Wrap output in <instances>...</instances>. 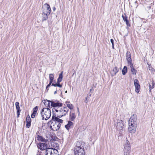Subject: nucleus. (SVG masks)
Masks as SVG:
<instances>
[{
	"label": "nucleus",
	"instance_id": "f257e3e1",
	"mask_svg": "<svg viewBox=\"0 0 155 155\" xmlns=\"http://www.w3.org/2000/svg\"><path fill=\"white\" fill-rule=\"evenodd\" d=\"M40 113L43 120L48 119L51 115V110L48 108H43L41 109Z\"/></svg>",
	"mask_w": 155,
	"mask_h": 155
},
{
	"label": "nucleus",
	"instance_id": "f03ea898",
	"mask_svg": "<svg viewBox=\"0 0 155 155\" xmlns=\"http://www.w3.org/2000/svg\"><path fill=\"white\" fill-rule=\"evenodd\" d=\"M56 112H58V117L61 118L63 116L66 115L68 111V109L66 107H58L56 109L54 108Z\"/></svg>",
	"mask_w": 155,
	"mask_h": 155
},
{
	"label": "nucleus",
	"instance_id": "7ed1b4c3",
	"mask_svg": "<svg viewBox=\"0 0 155 155\" xmlns=\"http://www.w3.org/2000/svg\"><path fill=\"white\" fill-rule=\"evenodd\" d=\"M74 155H84V148L80 146H76L74 150Z\"/></svg>",
	"mask_w": 155,
	"mask_h": 155
},
{
	"label": "nucleus",
	"instance_id": "20e7f679",
	"mask_svg": "<svg viewBox=\"0 0 155 155\" xmlns=\"http://www.w3.org/2000/svg\"><path fill=\"white\" fill-rule=\"evenodd\" d=\"M128 125H137V116L133 114L130 118L128 122Z\"/></svg>",
	"mask_w": 155,
	"mask_h": 155
},
{
	"label": "nucleus",
	"instance_id": "39448f33",
	"mask_svg": "<svg viewBox=\"0 0 155 155\" xmlns=\"http://www.w3.org/2000/svg\"><path fill=\"white\" fill-rule=\"evenodd\" d=\"M130 152V146L129 142L127 140L125 144L124 152V155H129Z\"/></svg>",
	"mask_w": 155,
	"mask_h": 155
},
{
	"label": "nucleus",
	"instance_id": "423d86ee",
	"mask_svg": "<svg viewBox=\"0 0 155 155\" xmlns=\"http://www.w3.org/2000/svg\"><path fill=\"white\" fill-rule=\"evenodd\" d=\"M58 150L53 148H48L45 151V155H58Z\"/></svg>",
	"mask_w": 155,
	"mask_h": 155
},
{
	"label": "nucleus",
	"instance_id": "0eeeda50",
	"mask_svg": "<svg viewBox=\"0 0 155 155\" xmlns=\"http://www.w3.org/2000/svg\"><path fill=\"white\" fill-rule=\"evenodd\" d=\"M115 124L117 129L120 130V131H121V130H122L124 124L122 120L118 119Z\"/></svg>",
	"mask_w": 155,
	"mask_h": 155
},
{
	"label": "nucleus",
	"instance_id": "6e6552de",
	"mask_svg": "<svg viewBox=\"0 0 155 155\" xmlns=\"http://www.w3.org/2000/svg\"><path fill=\"white\" fill-rule=\"evenodd\" d=\"M42 9L43 14H50L51 9L48 4L46 3L44 4L42 7Z\"/></svg>",
	"mask_w": 155,
	"mask_h": 155
},
{
	"label": "nucleus",
	"instance_id": "1a4fd4ad",
	"mask_svg": "<svg viewBox=\"0 0 155 155\" xmlns=\"http://www.w3.org/2000/svg\"><path fill=\"white\" fill-rule=\"evenodd\" d=\"M62 104L60 103L58 101L55 100L54 101H51V108L52 107H61L62 106Z\"/></svg>",
	"mask_w": 155,
	"mask_h": 155
},
{
	"label": "nucleus",
	"instance_id": "9d476101",
	"mask_svg": "<svg viewBox=\"0 0 155 155\" xmlns=\"http://www.w3.org/2000/svg\"><path fill=\"white\" fill-rule=\"evenodd\" d=\"M63 71H62L61 73L59 74V77L57 79V83L56 84L57 86L59 87H62V85L60 84V83L61 81L63 78Z\"/></svg>",
	"mask_w": 155,
	"mask_h": 155
},
{
	"label": "nucleus",
	"instance_id": "9b49d317",
	"mask_svg": "<svg viewBox=\"0 0 155 155\" xmlns=\"http://www.w3.org/2000/svg\"><path fill=\"white\" fill-rule=\"evenodd\" d=\"M128 125V130L129 132L133 134L134 133L136 130L137 125Z\"/></svg>",
	"mask_w": 155,
	"mask_h": 155
},
{
	"label": "nucleus",
	"instance_id": "f8f14e48",
	"mask_svg": "<svg viewBox=\"0 0 155 155\" xmlns=\"http://www.w3.org/2000/svg\"><path fill=\"white\" fill-rule=\"evenodd\" d=\"M134 85L135 87V91L138 93L140 91V85L139 84V81L137 79L134 80Z\"/></svg>",
	"mask_w": 155,
	"mask_h": 155
},
{
	"label": "nucleus",
	"instance_id": "ddd939ff",
	"mask_svg": "<svg viewBox=\"0 0 155 155\" xmlns=\"http://www.w3.org/2000/svg\"><path fill=\"white\" fill-rule=\"evenodd\" d=\"M126 57L127 61L128 62V63L129 64H130V63H132V60L131 58V53L130 51H127V52Z\"/></svg>",
	"mask_w": 155,
	"mask_h": 155
},
{
	"label": "nucleus",
	"instance_id": "4468645a",
	"mask_svg": "<svg viewBox=\"0 0 155 155\" xmlns=\"http://www.w3.org/2000/svg\"><path fill=\"white\" fill-rule=\"evenodd\" d=\"M59 117L57 116L56 117V116H53L52 119V120L55 121V122H58L59 123L61 124V123H63V120L61 119H60Z\"/></svg>",
	"mask_w": 155,
	"mask_h": 155
},
{
	"label": "nucleus",
	"instance_id": "2eb2a0df",
	"mask_svg": "<svg viewBox=\"0 0 155 155\" xmlns=\"http://www.w3.org/2000/svg\"><path fill=\"white\" fill-rule=\"evenodd\" d=\"M65 128L68 130L73 127V123L70 121H68V124L65 125Z\"/></svg>",
	"mask_w": 155,
	"mask_h": 155
},
{
	"label": "nucleus",
	"instance_id": "dca6fc26",
	"mask_svg": "<svg viewBox=\"0 0 155 155\" xmlns=\"http://www.w3.org/2000/svg\"><path fill=\"white\" fill-rule=\"evenodd\" d=\"M15 106L16 109H17V117H19L20 112L21 111V109L19 106V104L18 102H16L15 103Z\"/></svg>",
	"mask_w": 155,
	"mask_h": 155
},
{
	"label": "nucleus",
	"instance_id": "f3484780",
	"mask_svg": "<svg viewBox=\"0 0 155 155\" xmlns=\"http://www.w3.org/2000/svg\"><path fill=\"white\" fill-rule=\"evenodd\" d=\"M38 147L41 150H44L46 149L47 144L44 143H41L38 144Z\"/></svg>",
	"mask_w": 155,
	"mask_h": 155
},
{
	"label": "nucleus",
	"instance_id": "a211bd4d",
	"mask_svg": "<svg viewBox=\"0 0 155 155\" xmlns=\"http://www.w3.org/2000/svg\"><path fill=\"white\" fill-rule=\"evenodd\" d=\"M51 101L46 100H43V102L44 103L45 107H47L46 108H51L50 104V103H51Z\"/></svg>",
	"mask_w": 155,
	"mask_h": 155
},
{
	"label": "nucleus",
	"instance_id": "6ab92c4d",
	"mask_svg": "<svg viewBox=\"0 0 155 155\" xmlns=\"http://www.w3.org/2000/svg\"><path fill=\"white\" fill-rule=\"evenodd\" d=\"M31 119L30 117H27L26 118V127L27 128H29L31 125Z\"/></svg>",
	"mask_w": 155,
	"mask_h": 155
},
{
	"label": "nucleus",
	"instance_id": "aec40b11",
	"mask_svg": "<svg viewBox=\"0 0 155 155\" xmlns=\"http://www.w3.org/2000/svg\"><path fill=\"white\" fill-rule=\"evenodd\" d=\"M61 126V124L59 123L55 122L54 124L53 125V127L54 129V130H57L60 128Z\"/></svg>",
	"mask_w": 155,
	"mask_h": 155
},
{
	"label": "nucleus",
	"instance_id": "412c9836",
	"mask_svg": "<svg viewBox=\"0 0 155 155\" xmlns=\"http://www.w3.org/2000/svg\"><path fill=\"white\" fill-rule=\"evenodd\" d=\"M33 113L31 115V117L32 118H34L35 117L36 115L37 114V111L38 110V106L35 107L33 109Z\"/></svg>",
	"mask_w": 155,
	"mask_h": 155
},
{
	"label": "nucleus",
	"instance_id": "4be33fe9",
	"mask_svg": "<svg viewBox=\"0 0 155 155\" xmlns=\"http://www.w3.org/2000/svg\"><path fill=\"white\" fill-rule=\"evenodd\" d=\"M36 138L38 140L41 141L42 142H44L45 143H46L48 141V140L43 138L41 136L38 135V137H36Z\"/></svg>",
	"mask_w": 155,
	"mask_h": 155
},
{
	"label": "nucleus",
	"instance_id": "5701e85b",
	"mask_svg": "<svg viewBox=\"0 0 155 155\" xmlns=\"http://www.w3.org/2000/svg\"><path fill=\"white\" fill-rule=\"evenodd\" d=\"M130 65V68H131V71L133 74L136 75L137 73V70L135 69L133 67V64L132 63H130L129 64Z\"/></svg>",
	"mask_w": 155,
	"mask_h": 155
},
{
	"label": "nucleus",
	"instance_id": "b1692460",
	"mask_svg": "<svg viewBox=\"0 0 155 155\" xmlns=\"http://www.w3.org/2000/svg\"><path fill=\"white\" fill-rule=\"evenodd\" d=\"M76 115L74 113L70 112V119L72 121H73L76 118Z\"/></svg>",
	"mask_w": 155,
	"mask_h": 155
},
{
	"label": "nucleus",
	"instance_id": "393cba45",
	"mask_svg": "<svg viewBox=\"0 0 155 155\" xmlns=\"http://www.w3.org/2000/svg\"><path fill=\"white\" fill-rule=\"evenodd\" d=\"M49 14H43V13H42V21L46 20L48 18V15Z\"/></svg>",
	"mask_w": 155,
	"mask_h": 155
},
{
	"label": "nucleus",
	"instance_id": "a878e982",
	"mask_svg": "<svg viewBox=\"0 0 155 155\" xmlns=\"http://www.w3.org/2000/svg\"><path fill=\"white\" fill-rule=\"evenodd\" d=\"M113 71L114 72V73L112 74V76H114L118 72V70L117 69V68L116 67H115L113 69Z\"/></svg>",
	"mask_w": 155,
	"mask_h": 155
},
{
	"label": "nucleus",
	"instance_id": "bb28decb",
	"mask_svg": "<svg viewBox=\"0 0 155 155\" xmlns=\"http://www.w3.org/2000/svg\"><path fill=\"white\" fill-rule=\"evenodd\" d=\"M123 75H124L127 72V68L126 66H124L122 71Z\"/></svg>",
	"mask_w": 155,
	"mask_h": 155
},
{
	"label": "nucleus",
	"instance_id": "cd10ccee",
	"mask_svg": "<svg viewBox=\"0 0 155 155\" xmlns=\"http://www.w3.org/2000/svg\"><path fill=\"white\" fill-rule=\"evenodd\" d=\"M54 78V76L53 74H49V78L50 81L53 82Z\"/></svg>",
	"mask_w": 155,
	"mask_h": 155
},
{
	"label": "nucleus",
	"instance_id": "c85d7f7f",
	"mask_svg": "<svg viewBox=\"0 0 155 155\" xmlns=\"http://www.w3.org/2000/svg\"><path fill=\"white\" fill-rule=\"evenodd\" d=\"M122 17L123 18V20L124 21H126L127 20V16L126 15L125 13H124V14H123L122 15Z\"/></svg>",
	"mask_w": 155,
	"mask_h": 155
},
{
	"label": "nucleus",
	"instance_id": "c756f323",
	"mask_svg": "<svg viewBox=\"0 0 155 155\" xmlns=\"http://www.w3.org/2000/svg\"><path fill=\"white\" fill-rule=\"evenodd\" d=\"M67 106L70 109H72L73 108L74 106L71 104H67Z\"/></svg>",
	"mask_w": 155,
	"mask_h": 155
},
{
	"label": "nucleus",
	"instance_id": "7c9ffc66",
	"mask_svg": "<svg viewBox=\"0 0 155 155\" xmlns=\"http://www.w3.org/2000/svg\"><path fill=\"white\" fill-rule=\"evenodd\" d=\"M148 68L149 70L151 71H155V69L153 68L151 66L149 65L148 66Z\"/></svg>",
	"mask_w": 155,
	"mask_h": 155
},
{
	"label": "nucleus",
	"instance_id": "2f4dec72",
	"mask_svg": "<svg viewBox=\"0 0 155 155\" xmlns=\"http://www.w3.org/2000/svg\"><path fill=\"white\" fill-rule=\"evenodd\" d=\"M52 83V82L50 81L49 84L48 85H47L46 87V89L47 91H48V87H49L51 86Z\"/></svg>",
	"mask_w": 155,
	"mask_h": 155
},
{
	"label": "nucleus",
	"instance_id": "473e14b6",
	"mask_svg": "<svg viewBox=\"0 0 155 155\" xmlns=\"http://www.w3.org/2000/svg\"><path fill=\"white\" fill-rule=\"evenodd\" d=\"M154 86V85H153V86L152 87L151 85L150 84L149 85V89H150V91L153 88V86Z\"/></svg>",
	"mask_w": 155,
	"mask_h": 155
},
{
	"label": "nucleus",
	"instance_id": "72a5a7b5",
	"mask_svg": "<svg viewBox=\"0 0 155 155\" xmlns=\"http://www.w3.org/2000/svg\"><path fill=\"white\" fill-rule=\"evenodd\" d=\"M125 21L127 25L128 26H130V25L129 23V21H128V20H127Z\"/></svg>",
	"mask_w": 155,
	"mask_h": 155
},
{
	"label": "nucleus",
	"instance_id": "f704fd0d",
	"mask_svg": "<svg viewBox=\"0 0 155 155\" xmlns=\"http://www.w3.org/2000/svg\"><path fill=\"white\" fill-rule=\"evenodd\" d=\"M110 41L111 43H112V45H114V40L113 39H111Z\"/></svg>",
	"mask_w": 155,
	"mask_h": 155
},
{
	"label": "nucleus",
	"instance_id": "c9c22d12",
	"mask_svg": "<svg viewBox=\"0 0 155 155\" xmlns=\"http://www.w3.org/2000/svg\"><path fill=\"white\" fill-rule=\"evenodd\" d=\"M40 135V134L39 133V132L38 131H37V132L36 133V137H38V135Z\"/></svg>",
	"mask_w": 155,
	"mask_h": 155
},
{
	"label": "nucleus",
	"instance_id": "e433bc0d",
	"mask_svg": "<svg viewBox=\"0 0 155 155\" xmlns=\"http://www.w3.org/2000/svg\"><path fill=\"white\" fill-rule=\"evenodd\" d=\"M51 86H54V87H57L56 84H54V83H52L51 84Z\"/></svg>",
	"mask_w": 155,
	"mask_h": 155
},
{
	"label": "nucleus",
	"instance_id": "4c0bfd02",
	"mask_svg": "<svg viewBox=\"0 0 155 155\" xmlns=\"http://www.w3.org/2000/svg\"><path fill=\"white\" fill-rule=\"evenodd\" d=\"M50 140H55V138H52V137H51V138H50Z\"/></svg>",
	"mask_w": 155,
	"mask_h": 155
},
{
	"label": "nucleus",
	"instance_id": "58836bf2",
	"mask_svg": "<svg viewBox=\"0 0 155 155\" xmlns=\"http://www.w3.org/2000/svg\"><path fill=\"white\" fill-rule=\"evenodd\" d=\"M53 11H54L56 9V8L55 7H53Z\"/></svg>",
	"mask_w": 155,
	"mask_h": 155
},
{
	"label": "nucleus",
	"instance_id": "ea45409f",
	"mask_svg": "<svg viewBox=\"0 0 155 155\" xmlns=\"http://www.w3.org/2000/svg\"><path fill=\"white\" fill-rule=\"evenodd\" d=\"M57 91L56 90V91H54V94H56L57 93Z\"/></svg>",
	"mask_w": 155,
	"mask_h": 155
},
{
	"label": "nucleus",
	"instance_id": "a19ab883",
	"mask_svg": "<svg viewBox=\"0 0 155 155\" xmlns=\"http://www.w3.org/2000/svg\"><path fill=\"white\" fill-rule=\"evenodd\" d=\"M77 109H78V112L79 113V114H79L80 113H79L78 108H77Z\"/></svg>",
	"mask_w": 155,
	"mask_h": 155
},
{
	"label": "nucleus",
	"instance_id": "79ce46f5",
	"mask_svg": "<svg viewBox=\"0 0 155 155\" xmlns=\"http://www.w3.org/2000/svg\"><path fill=\"white\" fill-rule=\"evenodd\" d=\"M112 47L113 49H114V45H112Z\"/></svg>",
	"mask_w": 155,
	"mask_h": 155
},
{
	"label": "nucleus",
	"instance_id": "37998d69",
	"mask_svg": "<svg viewBox=\"0 0 155 155\" xmlns=\"http://www.w3.org/2000/svg\"><path fill=\"white\" fill-rule=\"evenodd\" d=\"M86 100H87V97H86Z\"/></svg>",
	"mask_w": 155,
	"mask_h": 155
},
{
	"label": "nucleus",
	"instance_id": "c03bdc74",
	"mask_svg": "<svg viewBox=\"0 0 155 155\" xmlns=\"http://www.w3.org/2000/svg\"><path fill=\"white\" fill-rule=\"evenodd\" d=\"M67 91H65V93H67Z\"/></svg>",
	"mask_w": 155,
	"mask_h": 155
},
{
	"label": "nucleus",
	"instance_id": "a18cd8bd",
	"mask_svg": "<svg viewBox=\"0 0 155 155\" xmlns=\"http://www.w3.org/2000/svg\"><path fill=\"white\" fill-rule=\"evenodd\" d=\"M91 91V89H90V91Z\"/></svg>",
	"mask_w": 155,
	"mask_h": 155
},
{
	"label": "nucleus",
	"instance_id": "49530a36",
	"mask_svg": "<svg viewBox=\"0 0 155 155\" xmlns=\"http://www.w3.org/2000/svg\"><path fill=\"white\" fill-rule=\"evenodd\" d=\"M86 101H84V102H86Z\"/></svg>",
	"mask_w": 155,
	"mask_h": 155
},
{
	"label": "nucleus",
	"instance_id": "de8ad7c7",
	"mask_svg": "<svg viewBox=\"0 0 155 155\" xmlns=\"http://www.w3.org/2000/svg\"><path fill=\"white\" fill-rule=\"evenodd\" d=\"M86 101H84V102H86Z\"/></svg>",
	"mask_w": 155,
	"mask_h": 155
},
{
	"label": "nucleus",
	"instance_id": "09e8293b",
	"mask_svg": "<svg viewBox=\"0 0 155 155\" xmlns=\"http://www.w3.org/2000/svg\"><path fill=\"white\" fill-rule=\"evenodd\" d=\"M39 155H41V154H39Z\"/></svg>",
	"mask_w": 155,
	"mask_h": 155
}]
</instances>
